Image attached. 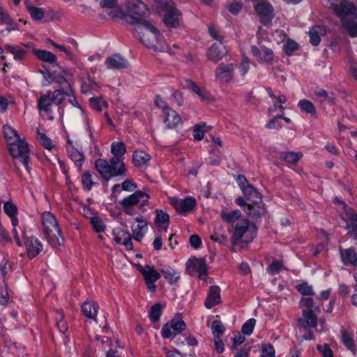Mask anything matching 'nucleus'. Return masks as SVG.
<instances>
[{"label": "nucleus", "instance_id": "a19ab883", "mask_svg": "<svg viewBox=\"0 0 357 357\" xmlns=\"http://www.w3.org/2000/svg\"><path fill=\"white\" fill-rule=\"evenodd\" d=\"M342 336L341 340L344 345L352 351L353 354L356 352V345L354 344V340L353 337L350 335V334L345 330L343 329L341 331Z\"/></svg>", "mask_w": 357, "mask_h": 357}, {"label": "nucleus", "instance_id": "ddd939ff", "mask_svg": "<svg viewBox=\"0 0 357 357\" xmlns=\"http://www.w3.org/2000/svg\"><path fill=\"white\" fill-rule=\"evenodd\" d=\"M126 8L129 13L142 17L150 13L147 5L141 0H127Z\"/></svg>", "mask_w": 357, "mask_h": 357}, {"label": "nucleus", "instance_id": "b1692460", "mask_svg": "<svg viewBox=\"0 0 357 357\" xmlns=\"http://www.w3.org/2000/svg\"><path fill=\"white\" fill-rule=\"evenodd\" d=\"M66 151L69 158L74 162L78 169L81 171L84 156L82 152L79 151L72 145L69 139L68 140Z\"/></svg>", "mask_w": 357, "mask_h": 357}, {"label": "nucleus", "instance_id": "de8ad7c7", "mask_svg": "<svg viewBox=\"0 0 357 357\" xmlns=\"http://www.w3.org/2000/svg\"><path fill=\"white\" fill-rule=\"evenodd\" d=\"M26 8L32 19L36 21L42 20L45 16V12L41 8L33 6H27Z\"/></svg>", "mask_w": 357, "mask_h": 357}, {"label": "nucleus", "instance_id": "423d86ee", "mask_svg": "<svg viewBox=\"0 0 357 357\" xmlns=\"http://www.w3.org/2000/svg\"><path fill=\"white\" fill-rule=\"evenodd\" d=\"M9 151L11 155L17 159L24 166L27 172H30L28 144L24 140L20 139L9 144Z\"/></svg>", "mask_w": 357, "mask_h": 357}, {"label": "nucleus", "instance_id": "f704fd0d", "mask_svg": "<svg viewBox=\"0 0 357 357\" xmlns=\"http://www.w3.org/2000/svg\"><path fill=\"white\" fill-rule=\"evenodd\" d=\"M161 273L170 284H176L180 279V273L172 268L167 266L161 269Z\"/></svg>", "mask_w": 357, "mask_h": 357}, {"label": "nucleus", "instance_id": "c03bdc74", "mask_svg": "<svg viewBox=\"0 0 357 357\" xmlns=\"http://www.w3.org/2000/svg\"><path fill=\"white\" fill-rule=\"evenodd\" d=\"M111 152L113 157H118L123 159L126 152V146L122 142H114L111 145Z\"/></svg>", "mask_w": 357, "mask_h": 357}, {"label": "nucleus", "instance_id": "e2e57ef3", "mask_svg": "<svg viewBox=\"0 0 357 357\" xmlns=\"http://www.w3.org/2000/svg\"><path fill=\"white\" fill-rule=\"evenodd\" d=\"M317 349L322 354L323 357H334L333 351L326 344H318L317 346Z\"/></svg>", "mask_w": 357, "mask_h": 357}, {"label": "nucleus", "instance_id": "052dcab7", "mask_svg": "<svg viewBox=\"0 0 357 357\" xmlns=\"http://www.w3.org/2000/svg\"><path fill=\"white\" fill-rule=\"evenodd\" d=\"M211 328L214 336L215 335L220 336V335L223 334L225 331V326L219 320H215L213 321Z\"/></svg>", "mask_w": 357, "mask_h": 357}, {"label": "nucleus", "instance_id": "774afa93", "mask_svg": "<svg viewBox=\"0 0 357 357\" xmlns=\"http://www.w3.org/2000/svg\"><path fill=\"white\" fill-rule=\"evenodd\" d=\"M89 104L93 109L100 112L102 111V105H105V102L101 98H91L89 100Z\"/></svg>", "mask_w": 357, "mask_h": 357}, {"label": "nucleus", "instance_id": "39448f33", "mask_svg": "<svg viewBox=\"0 0 357 357\" xmlns=\"http://www.w3.org/2000/svg\"><path fill=\"white\" fill-rule=\"evenodd\" d=\"M335 201L340 204L344 211V213L342 214V219L345 225L342 227L348 231L347 234L349 235L355 239L357 238V213L338 198L335 197Z\"/></svg>", "mask_w": 357, "mask_h": 357}, {"label": "nucleus", "instance_id": "a18cd8bd", "mask_svg": "<svg viewBox=\"0 0 357 357\" xmlns=\"http://www.w3.org/2000/svg\"><path fill=\"white\" fill-rule=\"evenodd\" d=\"M169 222V215L163 211L162 210H156V217L155 218V223L160 227H162V225H166L164 227V229L167 231Z\"/></svg>", "mask_w": 357, "mask_h": 357}, {"label": "nucleus", "instance_id": "2f4dec72", "mask_svg": "<svg viewBox=\"0 0 357 357\" xmlns=\"http://www.w3.org/2000/svg\"><path fill=\"white\" fill-rule=\"evenodd\" d=\"M245 212L252 218H259L266 212L264 204L262 201L259 204H248Z\"/></svg>", "mask_w": 357, "mask_h": 357}, {"label": "nucleus", "instance_id": "6ab92c4d", "mask_svg": "<svg viewBox=\"0 0 357 357\" xmlns=\"http://www.w3.org/2000/svg\"><path fill=\"white\" fill-rule=\"evenodd\" d=\"M163 121L167 128H176L182 123V119L179 114L171 108L165 109L163 113Z\"/></svg>", "mask_w": 357, "mask_h": 357}, {"label": "nucleus", "instance_id": "20e7f679", "mask_svg": "<svg viewBox=\"0 0 357 357\" xmlns=\"http://www.w3.org/2000/svg\"><path fill=\"white\" fill-rule=\"evenodd\" d=\"M155 3L166 12L163 17V22L168 28H176L181 21V13L174 6L172 0H153Z\"/></svg>", "mask_w": 357, "mask_h": 357}, {"label": "nucleus", "instance_id": "0eeeda50", "mask_svg": "<svg viewBox=\"0 0 357 357\" xmlns=\"http://www.w3.org/2000/svg\"><path fill=\"white\" fill-rule=\"evenodd\" d=\"M186 324L181 318H174L162 328L161 336L165 339L176 337L185 329Z\"/></svg>", "mask_w": 357, "mask_h": 357}, {"label": "nucleus", "instance_id": "3c124183", "mask_svg": "<svg viewBox=\"0 0 357 357\" xmlns=\"http://www.w3.org/2000/svg\"><path fill=\"white\" fill-rule=\"evenodd\" d=\"M301 305L303 307H306L305 310H313L316 312H320L319 307H316L313 298L310 297H303L301 300Z\"/></svg>", "mask_w": 357, "mask_h": 357}, {"label": "nucleus", "instance_id": "58836bf2", "mask_svg": "<svg viewBox=\"0 0 357 357\" xmlns=\"http://www.w3.org/2000/svg\"><path fill=\"white\" fill-rule=\"evenodd\" d=\"M301 152L284 151L280 153V159L289 164H296L302 158Z\"/></svg>", "mask_w": 357, "mask_h": 357}, {"label": "nucleus", "instance_id": "49530a36", "mask_svg": "<svg viewBox=\"0 0 357 357\" xmlns=\"http://www.w3.org/2000/svg\"><path fill=\"white\" fill-rule=\"evenodd\" d=\"M0 21L7 24L6 31L8 32L19 30V25L10 17V16L7 13H4L3 15L0 17Z\"/></svg>", "mask_w": 357, "mask_h": 357}, {"label": "nucleus", "instance_id": "6e6d98bb", "mask_svg": "<svg viewBox=\"0 0 357 357\" xmlns=\"http://www.w3.org/2000/svg\"><path fill=\"white\" fill-rule=\"evenodd\" d=\"M82 183L84 189L90 190L92 188L94 182L92 180L91 174L89 172H86L83 174L82 176Z\"/></svg>", "mask_w": 357, "mask_h": 357}, {"label": "nucleus", "instance_id": "a211bd4d", "mask_svg": "<svg viewBox=\"0 0 357 357\" xmlns=\"http://www.w3.org/2000/svg\"><path fill=\"white\" fill-rule=\"evenodd\" d=\"M53 101L50 97V93L41 95L38 100V109L45 112L46 119L48 120L54 119L53 111L52 109Z\"/></svg>", "mask_w": 357, "mask_h": 357}, {"label": "nucleus", "instance_id": "5fc2aeb1", "mask_svg": "<svg viewBox=\"0 0 357 357\" xmlns=\"http://www.w3.org/2000/svg\"><path fill=\"white\" fill-rule=\"evenodd\" d=\"M37 136L45 149L51 150L53 148L52 140L45 134L40 132L38 129L37 130Z\"/></svg>", "mask_w": 357, "mask_h": 357}, {"label": "nucleus", "instance_id": "6e6552de", "mask_svg": "<svg viewBox=\"0 0 357 357\" xmlns=\"http://www.w3.org/2000/svg\"><path fill=\"white\" fill-rule=\"evenodd\" d=\"M44 67L45 68V70H40L39 73L43 75L44 78L48 81L49 83L56 82L62 86L61 89H71L70 84L64 77V75L68 74L67 70L66 73H64L59 68L50 70L45 66H44Z\"/></svg>", "mask_w": 357, "mask_h": 357}, {"label": "nucleus", "instance_id": "aec40b11", "mask_svg": "<svg viewBox=\"0 0 357 357\" xmlns=\"http://www.w3.org/2000/svg\"><path fill=\"white\" fill-rule=\"evenodd\" d=\"M227 54L226 47L222 43H215L208 51V59L216 63Z\"/></svg>", "mask_w": 357, "mask_h": 357}, {"label": "nucleus", "instance_id": "cd10ccee", "mask_svg": "<svg viewBox=\"0 0 357 357\" xmlns=\"http://www.w3.org/2000/svg\"><path fill=\"white\" fill-rule=\"evenodd\" d=\"M249 224V221L245 219L236 223L231 237V241L233 243H237L241 240L243 235L248 229Z\"/></svg>", "mask_w": 357, "mask_h": 357}, {"label": "nucleus", "instance_id": "412c9836", "mask_svg": "<svg viewBox=\"0 0 357 357\" xmlns=\"http://www.w3.org/2000/svg\"><path fill=\"white\" fill-rule=\"evenodd\" d=\"M187 268L189 271H190V268L196 271L200 279L207 275V266L204 258L189 259L187 263Z\"/></svg>", "mask_w": 357, "mask_h": 357}, {"label": "nucleus", "instance_id": "4be33fe9", "mask_svg": "<svg viewBox=\"0 0 357 357\" xmlns=\"http://www.w3.org/2000/svg\"><path fill=\"white\" fill-rule=\"evenodd\" d=\"M221 302L220 288L217 285L211 286L207 297L204 301V306L211 309Z\"/></svg>", "mask_w": 357, "mask_h": 357}, {"label": "nucleus", "instance_id": "c756f323", "mask_svg": "<svg viewBox=\"0 0 357 357\" xmlns=\"http://www.w3.org/2000/svg\"><path fill=\"white\" fill-rule=\"evenodd\" d=\"M342 260L345 265H357V254L354 248L343 249L340 248Z\"/></svg>", "mask_w": 357, "mask_h": 357}, {"label": "nucleus", "instance_id": "7ed1b4c3", "mask_svg": "<svg viewBox=\"0 0 357 357\" xmlns=\"http://www.w3.org/2000/svg\"><path fill=\"white\" fill-rule=\"evenodd\" d=\"M149 199L148 193L142 190H136L134 193L125 197L120 204L126 214L133 215L137 213L133 208L135 206L138 205L141 212L146 211L145 207L149 205Z\"/></svg>", "mask_w": 357, "mask_h": 357}, {"label": "nucleus", "instance_id": "1a4fd4ad", "mask_svg": "<svg viewBox=\"0 0 357 357\" xmlns=\"http://www.w3.org/2000/svg\"><path fill=\"white\" fill-rule=\"evenodd\" d=\"M254 8L260 17L261 23L266 26H271L274 17L273 8L271 4L267 1H261L255 4Z\"/></svg>", "mask_w": 357, "mask_h": 357}, {"label": "nucleus", "instance_id": "ea45409f", "mask_svg": "<svg viewBox=\"0 0 357 357\" xmlns=\"http://www.w3.org/2000/svg\"><path fill=\"white\" fill-rule=\"evenodd\" d=\"M298 106L302 112L310 114L315 118L317 116L316 109L311 101L306 99L301 100Z\"/></svg>", "mask_w": 357, "mask_h": 357}, {"label": "nucleus", "instance_id": "c9c22d12", "mask_svg": "<svg viewBox=\"0 0 357 357\" xmlns=\"http://www.w3.org/2000/svg\"><path fill=\"white\" fill-rule=\"evenodd\" d=\"M324 33V29L322 26L319 25L313 26L308 32L310 43L314 46L318 45L321 41L320 36Z\"/></svg>", "mask_w": 357, "mask_h": 357}, {"label": "nucleus", "instance_id": "8fccbe9b", "mask_svg": "<svg viewBox=\"0 0 357 357\" xmlns=\"http://www.w3.org/2000/svg\"><path fill=\"white\" fill-rule=\"evenodd\" d=\"M296 289L303 297L313 296L315 295L312 287L309 285L307 282H303L297 285Z\"/></svg>", "mask_w": 357, "mask_h": 357}, {"label": "nucleus", "instance_id": "603ef678", "mask_svg": "<svg viewBox=\"0 0 357 357\" xmlns=\"http://www.w3.org/2000/svg\"><path fill=\"white\" fill-rule=\"evenodd\" d=\"M241 215V211L236 209L229 213H222V218L224 221L228 223H232L237 220L240 218Z\"/></svg>", "mask_w": 357, "mask_h": 357}, {"label": "nucleus", "instance_id": "69168bd1", "mask_svg": "<svg viewBox=\"0 0 357 357\" xmlns=\"http://www.w3.org/2000/svg\"><path fill=\"white\" fill-rule=\"evenodd\" d=\"M123 238L122 240L121 244L125 245V247L126 248V249L128 250H132L133 249V245H132V242L131 234L128 231H126V232H123Z\"/></svg>", "mask_w": 357, "mask_h": 357}, {"label": "nucleus", "instance_id": "bb28decb", "mask_svg": "<svg viewBox=\"0 0 357 357\" xmlns=\"http://www.w3.org/2000/svg\"><path fill=\"white\" fill-rule=\"evenodd\" d=\"M109 167L112 177L124 176L126 174V167L123 158L112 157L109 159Z\"/></svg>", "mask_w": 357, "mask_h": 357}, {"label": "nucleus", "instance_id": "13d9d810", "mask_svg": "<svg viewBox=\"0 0 357 357\" xmlns=\"http://www.w3.org/2000/svg\"><path fill=\"white\" fill-rule=\"evenodd\" d=\"M91 224L93 226V229L98 232H102L105 230V226L102 220L98 217H93L91 218Z\"/></svg>", "mask_w": 357, "mask_h": 357}, {"label": "nucleus", "instance_id": "09e8293b", "mask_svg": "<svg viewBox=\"0 0 357 357\" xmlns=\"http://www.w3.org/2000/svg\"><path fill=\"white\" fill-rule=\"evenodd\" d=\"M162 314V305L160 303L154 304L149 311V318L152 322L158 321Z\"/></svg>", "mask_w": 357, "mask_h": 357}, {"label": "nucleus", "instance_id": "4c0bfd02", "mask_svg": "<svg viewBox=\"0 0 357 357\" xmlns=\"http://www.w3.org/2000/svg\"><path fill=\"white\" fill-rule=\"evenodd\" d=\"M151 160V156L144 151H136L133 153L132 160L137 167L146 165Z\"/></svg>", "mask_w": 357, "mask_h": 357}, {"label": "nucleus", "instance_id": "680f3d73", "mask_svg": "<svg viewBox=\"0 0 357 357\" xmlns=\"http://www.w3.org/2000/svg\"><path fill=\"white\" fill-rule=\"evenodd\" d=\"M298 48V44L291 40H289L284 45V51L286 53V54L290 56L294 52L297 50Z\"/></svg>", "mask_w": 357, "mask_h": 357}, {"label": "nucleus", "instance_id": "7c9ffc66", "mask_svg": "<svg viewBox=\"0 0 357 357\" xmlns=\"http://www.w3.org/2000/svg\"><path fill=\"white\" fill-rule=\"evenodd\" d=\"M82 312L89 319H93L97 322L96 316L99 309V305L97 303L85 301L82 307Z\"/></svg>", "mask_w": 357, "mask_h": 357}, {"label": "nucleus", "instance_id": "c85d7f7f", "mask_svg": "<svg viewBox=\"0 0 357 357\" xmlns=\"http://www.w3.org/2000/svg\"><path fill=\"white\" fill-rule=\"evenodd\" d=\"M243 194L247 202L249 204H259L262 201V197L260 192L251 184H247V187L243 189Z\"/></svg>", "mask_w": 357, "mask_h": 357}, {"label": "nucleus", "instance_id": "bf43d9fd", "mask_svg": "<svg viewBox=\"0 0 357 357\" xmlns=\"http://www.w3.org/2000/svg\"><path fill=\"white\" fill-rule=\"evenodd\" d=\"M282 119V114L276 115L274 118L271 119L266 124V127L268 129H280L282 128V123L279 121Z\"/></svg>", "mask_w": 357, "mask_h": 357}, {"label": "nucleus", "instance_id": "f03ea898", "mask_svg": "<svg viewBox=\"0 0 357 357\" xmlns=\"http://www.w3.org/2000/svg\"><path fill=\"white\" fill-rule=\"evenodd\" d=\"M41 218L45 236L48 243L53 247L63 245L64 238L55 216L52 213L45 211L42 214Z\"/></svg>", "mask_w": 357, "mask_h": 357}, {"label": "nucleus", "instance_id": "f8f14e48", "mask_svg": "<svg viewBox=\"0 0 357 357\" xmlns=\"http://www.w3.org/2000/svg\"><path fill=\"white\" fill-rule=\"evenodd\" d=\"M141 26H143L146 31H149L153 36L152 41L149 42L147 43H146L144 38L146 36L145 33H144L142 36H139L141 41L147 47H151L155 46V45L154 44V41L159 43L162 40V36L159 32V30L149 21L142 18L139 24V28Z\"/></svg>", "mask_w": 357, "mask_h": 357}, {"label": "nucleus", "instance_id": "864d4df0", "mask_svg": "<svg viewBox=\"0 0 357 357\" xmlns=\"http://www.w3.org/2000/svg\"><path fill=\"white\" fill-rule=\"evenodd\" d=\"M256 324V319L251 318L243 324L241 328V332L246 335H250L252 333L255 326Z\"/></svg>", "mask_w": 357, "mask_h": 357}, {"label": "nucleus", "instance_id": "393cba45", "mask_svg": "<svg viewBox=\"0 0 357 357\" xmlns=\"http://www.w3.org/2000/svg\"><path fill=\"white\" fill-rule=\"evenodd\" d=\"M95 167L105 181H108L112 178L109 162L105 159L98 158L95 162Z\"/></svg>", "mask_w": 357, "mask_h": 357}, {"label": "nucleus", "instance_id": "5701e85b", "mask_svg": "<svg viewBox=\"0 0 357 357\" xmlns=\"http://www.w3.org/2000/svg\"><path fill=\"white\" fill-rule=\"evenodd\" d=\"M302 314L303 319H298V326L304 329L308 327L315 328L317 325V317L313 310H303Z\"/></svg>", "mask_w": 357, "mask_h": 357}, {"label": "nucleus", "instance_id": "9b49d317", "mask_svg": "<svg viewBox=\"0 0 357 357\" xmlns=\"http://www.w3.org/2000/svg\"><path fill=\"white\" fill-rule=\"evenodd\" d=\"M236 68V65L234 63H220L215 70L216 79L221 82H231L234 78Z\"/></svg>", "mask_w": 357, "mask_h": 357}, {"label": "nucleus", "instance_id": "4d7b16f0", "mask_svg": "<svg viewBox=\"0 0 357 357\" xmlns=\"http://www.w3.org/2000/svg\"><path fill=\"white\" fill-rule=\"evenodd\" d=\"M282 268H283V264H282V261H278V260H274L267 267V271L271 275H275V274L280 273Z\"/></svg>", "mask_w": 357, "mask_h": 357}, {"label": "nucleus", "instance_id": "2eb2a0df", "mask_svg": "<svg viewBox=\"0 0 357 357\" xmlns=\"http://www.w3.org/2000/svg\"><path fill=\"white\" fill-rule=\"evenodd\" d=\"M251 52L259 62L262 63L272 64L273 61V52L271 49L263 46L261 49H259L257 46H251Z\"/></svg>", "mask_w": 357, "mask_h": 357}, {"label": "nucleus", "instance_id": "f257e3e1", "mask_svg": "<svg viewBox=\"0 0 357 357\" xmlns=\"http://www.w3.org/2000/svg\"><path fill=\"white\" fill-rule=\"evenodd\" d=\"M328 8L340 19L343 29L351 37L357 36V8L349 0H327Z\"/></svg>", "mask_w": 357, "mask_h": 357}, {"label": "nucleus", "instance_id": "9d476101", "mask_svg": "<svg viewBox=\"0 0 357 357\" xmlns=\"http://www.w3.org/2000/svg\"><path fill=\"white\" fill-rule=\"evenodd\" d=\"M22 233L27 255L30 259H33L43 250V244L36 237L29 236L25 230H22Z\"/></svg>", "mask_w": 357, "mask_h": 357}, {"label": "nucleus", "instance_id": "a878e982", "mask_svg": "<svg viewBox=\"0 0 357 357\" xmlns=\"http://www.w3.org/2000/svg\"><path fill=\"white\" fill-rule=\"evenodd\" d=\"M138 271L143 275L145 282H156L161 277L160 273L155 271L153 266L149 264L145 266H139Z\"/></svg>", "mask_w": 357, "mask_h": 357}, {"label": "nucleus", "instance_id": "473e14b6", "mask_svg": "<svg viewBox=\"0 0 357 357\" xmlns=\"http://www.w3.org/2000/svg\"><path fill=\"white\" fill-rule=\"evenodd\" d=\"M47 93H50V97L54 103L60 105L65 100L66 96H70L72 89H60L54 90L53 92L49 91Z\"/></svg>", "mask_w": 357, "mask_h": 357}, {"label": "nucleus", "instance_id": "e433bc0d", "mask_svg": "<svg viewBox=\"0 0 357 357\" xmlns=\"http://www.w3.org/2000/svg\"><path fill=\"white\" fill-rule=\"evenodd\" d=\"M3 211L10 218L12 225L16 227L18 225V219L16 217L17 206L10 202H6L3 205Z\"/></svg>", "mask_w": 357, "mask_h": 357}, {"label": "nucleus", "instance_id": "0e129e2a", "mask_svg": "<svg viewBox=\"0 0 357 357\" xmlns=\"http://www.w3.org/2000/svg\"><path fill=\"white\" fill-rule=\"evenodd\" d=\"M261 357H275L273 346L271 344H264L262 346Z\"/></svg>", "mask_w": 357, "mask_h": 357}, {"label": "nucleus", "instance_id": "72a5a7b5", "mask_svg": "<svg viewBox=\"0 0 357 357\" xmlns=\"http://www.w3.org/2000/svg\"><path fill=\"white\" fill-rule=\"evenodd\" d=\"M182 84L187 89L195 93L202 100H208L209 95L206 91L202 90L200 87L190 79H184Z\"/></svg>", "mask_w": 357, "mask_h": 357}, {"label": "nucleus", "instance_id": "dca6fc26", "mask_svg": "<svg viewBox=\"0 0 357 357\" xmlns=\"http://www.w3.org/2000/svg\"><path fill=\"white\" fill-rule=\"evenodd\" d=\"M105 65L107 69L121 70L129 66V61L120 54H114L105 59Z\"/></svg>", "mask_w": 357, "mask_h": 357}, {"label": "nucleus", "instance_id": "37998d69", "mask_svg": "<svg viewBox=\"0 0 357 357\" xmlns=\"http://www.w3.org/2000/svg\"><path fill=\"white\" fill-rule=\"evenodd\" d=\"M3 132L8 144L20 139L17 131L8 125L3 126Z\"/></svg>", "mask_w": 357, "mask_h": 357}, {"label": "nucleus", "instance_id": "f3484780", "mask_svg": "<svg viewBox=\"0 0 357 357\" xmlns=\"http://www.w3.org/2000/svg\"><path fill=\"white\" fill-rule=\"evenodd\" d=\"M176 211L181 214L185 215L187 213L192 211L196 206V200L192 197H186L185 199L175 201L172 202Z\"/></svg>", "mask_w": 357, "mask_h": 357}, {"label": "nucleus", "instance_id": "338daca9", "mask_svg": "<svg viewBox=\"0 0 357 357\" xmlns=\"http://www.w3.org/2000/svg\"><path fill=\"white\" fill-rule=\"evenodd\" d=\"M208 32L211 36L218 41L217 43H222L223 36L219 33V31L215 26H209Z\"/></svg>", "mask_w": 357, "mask_h": 357}, {"label": "nucleus", "instance_id": "79ce46f5", "mask_svg": "<svg viewBox=\"0 0 357 357\" xmlns=\"http://www.w3.org/2000/svg\"><path fill=\"white\" fill-rule=\"evenodd\" d=\"M5 48L8 52H10L13 55L14 59L16 61L22 60L27 53L26 50L18 46L6 45Z\"/></svg>", "mask_w": 357, "mask_h": 357}, {"label": "nucleus", "instance_id": "4468645a", "mask_svg": "<svg viewBox=\"0 0 357 357\" xmlns=\"http://www.w3.org/2000/svg\"><path fill=\"white\" fill-rule=\"evenodd\" d=\"M33 52L39 60L42 61L43 62L49 63V65L52 66V68H59L64 73H66V70L57 63L56 56L52 52L47 50H41L36 49H33Z\"/></svg>", "mask_w": 357, "mask_h": 357}]
</instances>
